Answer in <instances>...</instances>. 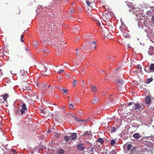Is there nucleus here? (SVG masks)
Wrapping results in <instances>:
<instances>
[{
    "instance_id": "0eeeda50",
    "label": "nucleus",
    "mask_w": 154,
    "mask_h": 154,
    "mask_svg": "<svg viewBox=\"0 0 154 154\" xmlns=\"http://www.w3.org/2000/svg\"><path fill=\"white\" fill-rule=\"evenodd\" d=\"M142 106L141 104L138 103H136L135 104L134 108L136 110H140L141 107Z\"/></svg>"
},
{
    "instance_id": "473e14b6",
    "label": "nucleus",
    "mask_w": 154,
    "mask_h": 154,
    "mask_svg": "<svg viewBox=\"0 0 154 154\" xmlns=\"http://www.w3.org/2000/svg\"><path fill=\"white\" fill-rule=\"evenodd\" d=\"M62 91H63V94H66L67 93V92H68V90L67 89H63L62 90Z\"/></svg>"
},
{
    "instance_id": "ddd939ff",
    "label": "nucleus",
    "mask_w": 154,
    "mask_h": 154,
    "mask_svg": "<svg viewBox=\"0 0 154 154\" xmlns=\"http://www.w3.org/2000/svg\"><path fill=\"white\" fill-rule=\"evenodd\" d=\"M98 99L97 97L95 96L94 99L92 101V103H96L98 102Z\"/></svg>"
},
{
    "instance_id": "3c124183",
    "label": "nucleus",
    "mask_w": 154,
    "mask_h": 154,
    "mask_svg": "<svg viewBox=\"0 0 154 154\" xmlns=\"http://www.w3.org/2000/svg\"><path fill=\"white\" fill-rule=\"evenodd\" d=\"M112 131L113 132H115L116 130V129L115 127H113L112 128Z\"/></svg>"
},
{
    "instance_id": "20e7f679",
    "label": "nucleus",
    "mask_w": 154,
    "mask_h": 154,
    "mask_svg": "<svg viewBox=\"0 0 154 154\" xmlns=\"http://www.w3.org/2000/svg\"><path fill=\"white\" fill-rule=\"evenodd\" d=\"M109 15L107 13H104L102 16V18L103 20L104 21H107L109 19Z\"/></svg>"
},
{
    "instance_id": "423d86ee",
    "label": "nucleus",
    "mask_w": 154,
    "mask_h": 154,
    "mask_svg": "<svg viewBox=\"0 0 154 154\" xmlns=\"http://www.w3.org/2000/svg\"><path fill=\"white\" fill-rule=\"evenodd\" d=\"M83 144L82 143H78L77 145V149L80 151H82L85 149V148L83 146Z\"/></svg>"
},
{
    "instance_id": "f03ea898",
    "label": "nucleus",
    "mask_w": 154,
    "mask_h": 154,
    "mask_svg": "<svg viewBox=\"0 0 154 154\" xmlns=\"http://www.w3.org/2000/svg\"><path fill=\"white\" fill-rule=\"evenodd\" d=\"M145 138H143L141 139V142L145 146L152 148L153 146V144L150 141L145 140Z\"/></svg>"
},
{
    "instance_id": "69168bd1",
    "label": "nucleus",
    "mask_w": 154,
    "mask_h": 154,
    "mask_svg": "<svg viewBox=\"0 0 154 154\" xmlns=\"http://www.w3.org/2000/svg\"><path fill=\"white\" fill-rule=\"evenodd\" d=\"M26 51H28V49L27 48H26Z\"/></svg>"
},
{
    "instance_id": "5701e85b",
    "label": "nucleus",
    "mask_w": 154,
    "mask_h": 154,
    "mask_svg": "<svg viewBox=\"0 0 154 154\" xmlns=\"http://www.w3.org/2000/svg\"><path fill=\"white\" fill-rule=\"evenodd\" d=\"M26 83L27 84V86H23V89L25 90H29V89L30 88V87L28 85V83H27L26 82Z\"/></svg>"
},
{
    "instance_id": "aec40b11",
    "label": "nucleus",
    "mask_w": 154,
    "mask_h": 154,
    "mask_svg": "<svg viewBox=\"0 0 154 154\" xmlns=\"http://www.w3.org/2000/svg\"><path fill=\"white\" fill-rule=\"evenodd\" d=\"M8 97V95L7 94H4L3 96V98L4 100L5 101H7V98Z\"/></svg>"
},
{
    "instance_id": "c03bdc74",
    "label": "nucleus",
    "mask_w": 154,
    "mask_h": 154,
    "mask_svg": "<svg viewBox=\"0 0 154 154\" xmlns=\"http://www.w3.org/2000/svg\"><path fill=\"white\" fill-rule=\"evenodd\" d=\"M147 69H148V68H147V67H145L144 68V70L146 72H149V70H148V71L147 70Z\"/></svg>"
},
{
    "instance_id": "f704fd0d",
    "label": "nucleus",
    "mask_w": 154,
    "mask_h": 154,
    "mask_svg": "<svg viewBox=\"0 0 154 154\" xmlns=\"http://www.w3.org/2000/svg\"><path fill=\"white\" fill-rule=\"evenodd\" d=\"M115 143V141L114 140H112L111 141L110 144L111 145H114Z\"/></svg>"
},
{
    "instance_id": "0e129e2a",
    "label": "nucleus",
    "mask_w": 154,
    "mask_h": 154,
    "mask_svg": "<svg viewBox=\"0 0 154 154\" xmlns=\"http://www.w3.org/2000/svg\"><path fill=\"white\" fill-rule=\"evenodd\" d=\"M48 87H51V85H49L48 86Z\"/></svg>"
},
{
    "instance_id": "72a5a7b5",
    "label": "nucleus",
    "mask_w": 154,
    "mask_h": 154,
    "mask_svg": "<svg viewBox=\"0 0 154 154\" xmlns=\"http://www.w3.org/2000/svg\"><path fill=\"white\" fill-rule=\"evenodd\" d=\"M112 34L110 33H109L107 35V37L108 38H112Z\"/></svg>"
},
{
    "instance_id": "864d4df0",
    "label": "nucleus",
    "mask_w": 154,
    "mask_h": 154,
    "mask_svg": "<svg viewBox=\"0 0 154 154\" xmlns=\"http://www.w3.org/2000/svg\"><path fill=\"white\" fill-rule=\"evenodd\" d=\"M90 152H94V149L93 147H91V148L90 150Z\"/></svg>"
},
{
    "instance_id": "b1692460",
    "label": "nucleus",
    "mask_w": 154,
    "mask_h": 154,
    "mask_svg": "<svg viewBox=\"0 0 154 154\" xmlns=\"http://www.w3.org/2000/svg\"><path fill=\"white\" fill-rule=\"evenodd\" d=\"M70 139V137H69L65 136L63 138V140H65L66 142H68Z\"/></svg>"
},
{
    "instance_id": "bb28decb",
    "label": "nucleus",
    "mask_w": 154,
    "mask_h": 154,
    "mask_svg": "<svg viewBox=\"0 0 154 154\" xmlns=\"http://www.w3.org/2000/svg\"><path fill=\"white\" fill-rule=\"evenodd\" d=\"M132 144H131L128 145L127 147V150H130L132 147Z\"/></svg>"
},
{
    "instance_id": "c9c22d12",
    "label": "nucleus",
    "mask_w": 154,
    "mask_h": 154,
    "mask_svg": "<svg viewBox=\"0 0 154 154\" xmlns=\"http://www.w3.org/2000/svg\"><path fill=\"white\" fill-rule=\"evenodd\" d=\"M20 110L19 109H17V110L15 111V113L17 115H18L20 113Z\"/></svg>"
},
{
    "instance_id": "680f3d73",
    "label": "nucleus",
    "mask_w": 154,
    "mask_h": 154,
    "mask_svg": "<svg viewBox=\"0 0 154 154\" xmlns=\"http://www.w3.org/2000/svg\"><path fill=\"white\" fill-rule=\"evenodd\" d=\"M90 154H94V152H92L91 153H90Z\"/></svg>"
},
{
    "instance_id": "4c0bfd02",
    "label": "nucleus",
    "mask_w": 154,
    "mask_h": 154,
    "mask_svg": "<svg viewBox=\"0 0 154 154\" xmlns=\"http://www.w3.org/2000/svg\"><path fill=\"white\" fill-rule=\"evenodd\" d=\"M123 35L124 37H125V38H127V37H128L129 36V35L128 34L124 33L123 34Z\"/></svg>"
},
{
    "instance_id": "f257e3e1",
    "label": "nucleus",
    "mask_w": 154,
    "mask_h": 154,
    "mask_svg": "<svg viewBox=\"0 0 154 154\" xmlns=\"http://www.w3.org/2000/svg\"><path fill=\"white\" fill-rule=\"evenodd\" d=\"M21 109L20 110L21 115L25 116L28 114V109L25 104L23 103H20Z\"/></svg>"
},
{
    "instance_id": "5fc2aeb1",
    "label": "nucleus",
    "mask_w": 154,
    "mask_h": 154,
    "mask_svg": "<svg viewBox=\"0 0 154 154\" xmlns=\"http://www.w3.org/2000/svg\"><path fill=\"white\" fill-rule=\"evenodd\" d=\"M151 20L152 22H154V15L152 17Z\"/></svg>"
},
{
    "instance_id": "6ab92c4d",
    "label": "nucleus",
    "mask_w": 154,
    "mask_h": 154,
    "mask_svg": "<svg viewBox=\"0 0 154 154\" xmlns=\"http://www.w3.org/2000/svg\"><path fill=\"white\" fill-rule=\"evenodd\" d=\"M149 69L152 71H154V64L152 63L150 64L149 66Z\"/></svg>"
},
{
    "instance_id": "4d7b16f0",
    "label": "nucleus",
    "mask_w": 154,
    "mask_h": 154,
    "mask_svg": "<svg viewBox=\"0 0 154 154\" xmlns=\"http://www.w3.org/2000/svg\"><path fill=\"white\" fill-rule=\"evenodd\" d=\"M133 104V103L131 102H130V103H128V106H131V105Z\"/></svg>"
},
{
    "instance_id": "a211bd4d",
    "label": "nucleus",
    "mask_w": 154,
    "mask_h": 154,
    "mask_svg": "<svg viewBox=\"0 0 154 154\" xmlns=\"http://www.w3.org/2000/svg\"><path fill=\"white\" fill-rule=\"evenodd\" d=\"M97 142L100 143L101 145H102L104 142V141L102 138H100L97 140Z\"/></svg>"
},
{
    "instance_id": "052dcab7",
    "label": "nucleus",
    "mask_w": 154,
    "mask_h": 154,
    "mask_svg": "<svg viewBox=\"0 0 154 154\" xmlns=\"http://www.w3.org/2000/svg\"><path fill=\"white\" fill-rule=\"evenodd\" d=\"M87 121V120H80V121H84V122H86V121Z\"/></svg>"
},
{
    "instance_id": "412c9836",
    "label": "nucleus",
    "mask_w": 154,
    "mask_h": 154,
    "mask_svg": "<svg viewBox=\"0 0 154 154\" xmlns=\"http://www.w3.org/2000/svg\"><path fill=\"white\" fill-rule=\"evenodd\" d=\"M20 73L23 77H24L26 76V73L25 71L24 70H21L20 71Z\"/></svg>"
},
{
    "instance_id": "de8ad7c7",
    "label": "nucleus",
    "mask_w": 154,
    "mask_h": 154,
    "mask_svg": "<svg viewBox=\"0 0 154 154\" xmlns=\"http://www.w3.org/2000/svg\"><path fill=\"white\" fill-rule=\"evenodd\" d=\"M43 51L45 52H49V51L48 49H44L43 50Z\"/></svg>"
},
{
    "instance_id": "58836bf2",
    "label": "nucleus",
    "mask_w": 154,
    "mask_h": 154,
    "mask_svg": "<svg viewBox=\"0 0 154 154\" xmlns=\"http://www.w3.org/2000/svg\"><path fill=\"white\" fill-rule=\"evenodd\" d=\"M24 37V35H21V38H20V41L22 42H24V40L23 39V38Z\"/></svg>"
},
{
    "instance_id": "c85d7f7f",
    "label": "nucleus",
    "mask_w": 154,
    "mask_h": 154,
    "mask_svg": "<svg viewBox=\"0 0 154 154\" xmlns=\"http://www.w3.org/2000/svg\"><path fill=\"white\" fill-rule=\"evenodd\" d=\"M152 81V78H149L147 79V83L148 84L150 82Z\"/></svg>"
},
{
    "instance_id": "8fccbe9b",
    "label": "nucleus",
    "mask_w": 154,
    "mask_h": 154,
    "mask_svg": "<svg viewBox=\"0 0 154 154\" xmlns=\"http://www.w3.org/2000/svg\"><path fill=\"white\" fill-rule=\"evenodd\" d=\"M34 94H35V95L36 96V97H35V98H37V96H38V94H36V93H34V94H33V96L34 95ZM32 99H35V98H32Z\"/></svg>"
},
{
    "instance_id": "774afa93",
    "label": "nucleus",
    "mask_w": 154,
    "mask_h": 154,
    "mask_svg": "<svg viewBox=\"0 0 154 154\" xmlns=\"http://www.w3.org/2000/svg\"><path fill=\"white\" fill-rule=\"evenodd\" d=\"M96 46H94V49H96Z\"/></svg>"
},
{
    "instance_id": "4be33fe9",
    "label": "nucleus",
    "mask_w": 154,
    "mask_h": 154,
    "mask_svg": "<svg viewBox=\"0 0 154 154\" xmlns=\"http://www.w3.org/2000/svg\"><path fill=\"white\" fill-rule=\"evenodd\" d=\"M92 133L91 132L86 131L84 133L83 135L84 136L91 135Z\"/></svg>"
},
{
    "instance_id": "f3484780",
    "label": "nucleus",
    "mask_w": 154,
    "mask_h": 154,
    "mask_svg": "<svg viewBox=\"0 0 154 154\" xmlns=\"http://www.w3.org/2000/svg\"><path fill=\"white\" fill-rule=\"evenodd\" d=\"M74 106V104L72 103H70L68 105L69 108L71 109H75Z\"/></svg>"
},
{
    "instance_id": "79ce46f5",
    "label": "nucleus",
    "mask_w": 154,
    "mask_h": 154,
    "mask_svg": "<svg viewBox=\"0 0 154 154\" xmlns=\"http://www.w3.org/2000/svg\"><path fill=\"white\" fill-rule=\"evenodd\" d=\"M120 30L122 31L123 32H124V28L123 26H120Z\"/></svg>"
},
{
    "instance_id": "cd10ccee",
    "label": "nucleus",
    "mask_w": 154,
    "mask_h": 154,
    "mask_svg": "<svg viewBox=\"0 0 154 154\" xmlns=\"http://www.w3.org/2000/svg\"><path fill=\"white\" fill-rule=\"evenodd\" d=\"M33 44L34 46H35V47H36L38 45V43L37 41H35L33 42Z\"/></svg>"
},
{
    "instance_id": "a878e982",
    "label": "nucleus",
    "mask_w": 154,
    "mask_h": 154,
    "mask_svg": "<svg viewBox=\"0 0 154 154\" xmlns=\"http://www.w3.org/2000/svg\"><path fill=\"white\" fill-rule=\"evenodd\" d=\"M46 111L44 110H43L41 109L40 110V113L42 115H45V114L46 113Z\"/></svg>"
},
{
    "instance_id": "bf43d9fd",
    "label": "nucleus",
    "mask_w": 154,
    "mask_h": 154,
    "mask_svg": "<svg viewBox=\"0 0 154 154\" xmlns=\"http://www.w3.org/2000/svg\"><path fill=\"white\" fill-rule=\"evenodd\" d=\"M48 133H49L51 132V130H48L47 131Z\"/></svg>"
},
{
    "instance_id": "39448f33",
    "label": "nucleus",
    "mask_w": 154,
    "mask_h": 154,
    "mask_svg": "<svg viewBox=\"0 0 154 154\" xmlns=\"http://www.w3.org/2000/svg\"><path fill=\"white\" fill-rule=\"evenodd\" d=\"M2 53L4 55L7 56L9 54L8 50L6 47H3L2 48Z\"/></svg>"
},
{
    "instance_id": "a18cd8bd",
    "label": "nucleus",
    "mask_w": 154,
    "mask_h": 154,
    "mask_svg": "<svg viewBox=\"0 0 154 154\" xmlns=\"http://www.w3.org/2000/svg\"><path fill=\"white\" fill-rule=\"evenodd\" d=\"M140 69L139 72H140L142 71V68L141 67V66L140 65H139L138 66V69Z\"/></svg>"
},
{
    "instance_id": "7ed1b4c3",
    "label": "nucleus",
    "mask_w": 154,
    "mask_h": 154,
    "mask_svg": "<svg viewBox=\"0 0 154 154\" xmlns=\"http://www.w3.org/2000/svg\"><path fill=\"white\" fill-rule=\"evenodd\" d=\"M152 151L150 149L143 148L141 149L140 154H152Z\"/></svg>"
},
{
    "instance_id": "37998d69",
    "label": "nucleus",
    "mask_w": 154,
    "mask_h": 154,
    "mask_svg": "<svg viewBox=\"0 0 154 154\" xmlns=\"http://www.w3.org/2000/svg\"><path fill=\"white\" fill-rule=\"evenodd\" d=\"M76 83H77V81L75 80H74L73 82V86H74L75 85Z\"/></svg>"
},
{
    "instance_id": "2f4dec72",
    "label": "nucleus",
    "mask_w": 154,
    "mask_h": 154,
    "mask_svg": "<svg viewBox=\"0 0 154 154\" xmlns=\"http://www.w3.org/2000/svg\"><path fill=\"white\" fill-rule=\"evenodd\" d=\"M87 5L89 6L90 7V4L91 3L88 0H86V1Z\"/></svg>"
},
{
    "instance_id": "603ef678",
    "label": "nucleus",
    "mask_w": 154,
    "mask_h": 154,
    "mask_svg": "<svg viewBox=\"0 0 154 154\" xmlns=\"http://www.w3.org/2000/svg\"><path fill=\"white\" fill-rule=\"evenodd\" d=\"M12 151L14 154H17V152L15 150H13Z\"/></svg>"
},
{
    "instance_id": "1a4fd4ad",
    "label": "nucleus",
    "mask_w": 154,
    "mask_h": 154,
    "mask_svg": "<svg viewBox=\"0 0 154 154\" xmlns=\"http://www.w3.org/2000/svg\"><path fill=\"white\" fill-rule=\"evenodd\" d=\"M106 58L107 59H108L111 61H113L114 59L115 58V57L112 56L110 55H108L106 56Z\"/></svg>"
},
{
    "instance_id": "9b49d317",
    "label": "nucleus",
    "mask_w": 154,
    "mask_h": 154,
    "mask_svg": "<svg viewBox=\"0 0 154 154\" xmlns=\"http://www.w3.org/2000/svg\"><path fill=\"white\" fill-rule=\"evenodd\" d=\"M117 84L119 86V85L122 84L123 83L124 81L121 79H118L116 80Z\"/></svg>"
},
{
    "instance_id": "c756f323",
    "label": "nucleus",
    "mask_w": 154,
    "mask_h": 154,
    "mask_svg": "<svg viewBox=\"0 0 154 154\" xmlns=\"http://www.w3.org/2000/svg\"><path fill=\"white\" fill-rule=\"evenodd\" d=\"M53 87H52L51 88V90L48 91L49 94H53Z\"/></svg>"
},
{
    "instance_id": "ea45409f",
    "label": "nucleus",
    "mask_w": 154,
    "mask_h": 154,
    "mask_svg": "<svg viewBox=\"0 0 154 154\" xmlns=\"http://www.w3.org/2000/svg\"><path fill=\"white\" fill-rule=\"evenodd\" d=\"M64 71V69H60L58 71V73L59 74H60V73H61L63 72Z\"/></svg>"
},
{
    "instance_id": "a19ab883",
    "label": "nucleus",
    "mask_w": 154,
    "mask_h": 154,
    "mask_svg": "<svg viewBox=\"0 0 154 154\" xmlns=\"http://www.w3.org/2000/svg\"><path fill=\"white\" fill-rule=\"evenodd\" d=\"M89 43L90 44L95 45L96 44V42L94 41L93 42H90Z\"/></svg>"
},
{
    "instance_id": "09e8293b",
    "label": "nucleus",
    "mask_w": 154,
    "mask_h": 154,
    "mask_svg": "<svg viewBox=\"0 0 154 154\" xmlns=\"http://www.w3.org/2000/svg\"><path fill=\"white\" fill-rule=\"evenodd\" d=\"M75 11V10L73 9L70 10V12L71 13H73Z\"/></svg>"
},
{
    "instance_id": "6e6d98bb",
    "label": "nucleus",
    "mask_w": 154,
    "mask_h": 154,
    "mask_svg": "<svg viewBox=\"0 0 154 154\" xmlns=\"http://www.w3.org/2000/svg\"><path fill=\"white\" fill-rule=\"evenodd\" d=\"M97 25L98 26H100V22H99V21H98L97 22Z\"/></svg>"
},
{
    "instance_id": "49530a36",
    "label": "nucleus",
    "mask_w": 154,
    "mask_h": 154,
    "mask_svg": "<svg viewBox=\"0 0 154 154\" xmlns=\"http://www.w3.org/2000/svg\"><path fill=\"white\" fill-rule=\"evenodd\" d=\"M74 118H75V120L76 121L78 122H79L80 121V120L78 119L76 116L74 117Z\"/></svg>"
},
{
    "instance_id": "f8f14e48",
    "label": "nucleus",
    "mask_w": 154,
    "mask_h": 154,
    "mask_svg": "<svg viewBox=\"0 0 154 154\" xmlns=\"http://www.w3.org/2000/svg\"><path fill=\"white\" fill-rule=\"evenodd\" d=\"M133 137L136 139H138L140 137V134L139 133H135L133 135Z\"/></svg>"
},
{
    "instance_id": "2eb2a0df",
    "label": "nucleus",
    "mask_w": 154,
    "mask_h": 154,
    "mask_svg": "<svg viewBox=\"0 0 154 154\" xmlns=\"http://www.w3.org/2000/svg\"><path fill=\"white\" fill-rule=\"evenodd\" d=\"M135 148H133L131 151L130 154H138Z\"/></svg>"
},
{
    "instance_id": "dca6fc26",
    "label": "nucleus",
    "mask_w": 154,
    "mask_h": 154,
    "mask_svg": "<svg viewBox=\"0 0 154 154\" xmlns=\"http://www.w3.org/2000/svg\"><path fill=\"white\" fill-rule=\"evenodd\" d=\"M65 153L64 151L62 149H59L57 151V154H64Z\"/></svg>"
},
{
    "instance_id": "13d9d810",
    "label": "nucleus",
    "mask_w": 154,
    "mask_h": 154,
    "mask_svg": "<svg viewBox=\"0 0 154 154\" xmlns=\"http://www.w3.org/2000/svg\"><path fill=\"white\" fill-rule=\"evenodd\" d=\"M151 138L152 140L154 141V136H152Z\"/></svg>"
},
{
    "instance_id": "7c9ffc66",
    "label": "nucleus",
    "mask_w": 154,
    "mask_h": 154,
    "mask_svg": "<svg viewBox=\"0 0 154 154\" xmlns=\"http://www.w3.org/2000/svg\"><path fill=\"white\" fill-rule=\"evenodd\" d=\"M78 114L80 116H82L83 115L82 111L81 110H79L78 112Z\"/></svg>"
},
{
    "instance_id": "4468645a",
    "label": "nucleus",
    "mask_w": 154,
    "mask_h": 154,
    "mask_svg": "<svg viewBox=\"0 0 154 154\" xmlns=\"http://www.w3.org/2000/svg\"><path fill=\"white\" fill-rule=\"evenodd\" d=\"M91 88L92 91L96 92L97 91V88L96 86L94 85L91 86Z\"/></svg>"
},
{
    "instance_id": "338daca9",
    "label": "nucleus",
    "mask_w": 154,
    "mask_h": 154,
    "mask_svg": "<svg viewBox=\"0 0 154 154\" xmlns=\"http://www.w3.org/2000/svg\"><path fill=\"white\" fill-rule=\"evenodd\" d=\"M138 71L139 72V71H140V69H138Z\"/></svg>"
},
{
    "instance_id": "9d476101",
    "label": "nucleus",
    "mask_w": 154,
    "mask_h": 154,
    "mask_svg": "<svg viewBox=\"0 0 154 154\" xmlns=\"http://www.w3.org/2000/svg\"><path fill=\"white\" fill-rule=\"evenodd\" d=\"M70 138L72 140H75L77 138V134L75 133H73L70 136Z\"/></svg>"
},
{
    "instance_id": "e2e57ef3",
    "label": "nucleus",
    "mask_w": 154,
    "mask_h": 154,
    "mask_svg": "<svg viewBox=\"0 0 154 154\" xmlns=\"http://www.w3.org/2000/svg\"><path fill=\"white\" fill-rule=\"evenodd\" d=\"M74 66H77V64L76 63H74Z\"/></svg>"
},
{
    "instance_id": "e433bc0d",
    "label": "nucleus",
    "mask_w": 154,
    "mask_h": 154,
    "mask_svg": "<svg viewBox=\"0 0 154 154\" xmlns=\"http://www.w3.org/2000/svg\"><path fill=\"white\" fill-rule=\"evenodd\" d=\"M55 137L57 138H59L60 136V133H57L56 134H55Z\"/></svg>"
},
{
    "instance_id": "6e6552de",
    "label": "nucleus",
    "mask_w": 154,
    "mask_h": 154,
    "mask_svg": "<svg viewBox=\"0 0 154 154\" xmlns=\"http://www.w3.org/2000/svg\"><path fill=\"white\" fill-rule=\"evenodd\" d=\"M145 100L146 103L148 105L150 103L151 100L150 97L149 96H148L146 97L145 98Z\"/></svg>"
},
{
    "instance_id": "393cba45",
    "label": "nucleus",
    "mask_w": 154,
    "mask_h": 154,
    "mask_svg": "<svg viewBox=\"0 0 154 154\" xmlns=\"http://www.w3.org/2000/svg\"><path fill=\"white\" fill-rule=\"evenodd\" d=\"M47 85L46 84H44L42 85V88H43L42 90H46V88L47 87Z\"/></svg>"
}]
</instances>
